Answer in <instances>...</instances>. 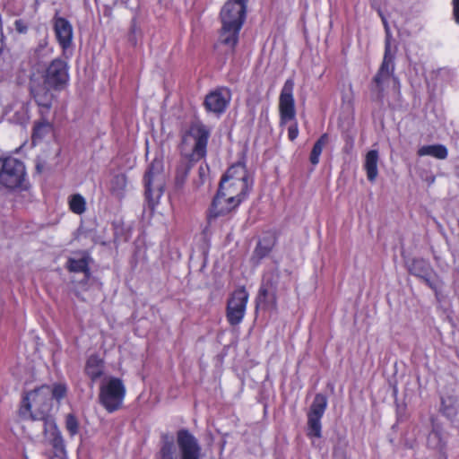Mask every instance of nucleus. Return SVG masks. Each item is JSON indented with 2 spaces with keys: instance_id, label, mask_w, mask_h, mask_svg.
Returning <instances> with one entry per match:
<instances>
[{
  "instance_id": "1",
  "label": "nucleus",
  "mask_w": 459,
  "mask_h": 459,
  "mask_svg": "<svg viewBox=\"0 0 459 459\" xmlns=\"http://www.w3.org/2000/svg\"><path fill=\"white\" fill-rule=\"evenodd\" d=\"M253 185V178L242 162L228 169L220 182L210 214L213 217L225 215L236 209L246 199Z\"/></svg>"
},
{
  "instance_id": "2",
  "label": "nucleus",
  "mask_w": 459,
  "mask_h": 459,
  "mask_svg": "<svg viewBox=\"0 0 459 459\" xmlns=\"http://www.w3.org/2000/svg\"><path fill=\"white\" fill-rule=\"evenodd\" d=\"M51 407V388L41 386L24 396L20 408V414L23 418L41 421L46 437L51 440L56 448L63 451L64 446L60 432L54 420L48 416Z\"/></svg>"
},
{
  "instance_id": "3",
  "label": "nucleus",
  "mask_w": 459,
  "mask_h": 459,
  "mask_svg": "<svg viewBox=\"0 0 459 459\" xmlns=\"http://www.w3.org/2000/svg\"><path fill=\"white\" fill-rule=\"evenodd\" d=\"M209 136V130L201 124L193 125L185 134L181 151L189 161L182 162L177 169L175 185L178 188H181L185 184L191 169L190 161H197L205 157Z\"/></svg>"
},
{
  "instance_id": "4",
  "label": "nucleus",
  "mask_w": 459,
  "mask_h": 459,
  "mask_svg": "<svg viewBox=\"0 0 459 459\" xmlns=\"http://www.w3.org/2000/svg\"><path fill=\"white\" fill-rule=\"evenodd\" d=\"M247 0H229L221 11L222 23L221 41L233 48L238 39V33L246 18Z\"/></svg>"
},
{
  "instance_id": "5",
  "label": "nucleus",
  "mask_w": 459,
  "mask_h": 459,
  "mask_svg": "<svg viewBox=\"0 0 459 459\" xmlns=\"http://www.w3.org/2000/svg\"><path fill=\"white\" fill-rule=\"evenodd\" d=\"M177 443L179 448V459H202L201 446L188 430L181 429L178 432ZM160 459H177L176 448L171 440L164 441Z\"/></svg>"
},
{
  "instance_id": "6",
  "label": "nucleus",
  "mask_w": 459,
  "mask_h": 459,
  "mask_svg": "<svg viewBox=\"0 0 459 459\" xmlns=\"http://www.w3.org/2000/svg\"><path fill=\"white\" fill-rule=\"evenodd\" d=\"M27 178L24 163L13 156L0 157V186L8 190L23 189Z\"/></svg>"
},
{
  "instance_id": "7",
  "label": "nucleus",
  "mask_w": 459,
  "mask_h": 459,
  "mask_svg": "<svg viewBox=\"0 0 459 459\" xmlns=\"http://www.w3.org/2000/svg\"><path fill=\"white\" fill-rule=\"evenodd\" d=\"M145 195L152 209L160 202L165 187V175L160 160L155 159L144 175Z\"/></svg>"
},
{
  "instance_id": "8",
  "label": "nucleus",
  "mask_w": 459,
  "mask_h": 459,
  "mask_svg": "<svg viewBox=\"0 0 459 459\" xmlns=\"http://www.w3.org/2000/svg\"><path fill=\"white\" fill-rule=\"evenodd\" d=\"M382 21L386 32L385 55L381 66L373 79L372 91L377 93V97H381L385 88L388 85L390 79L394 71V55L395 50L392 49L390 44V31L388 24L384 17Z\"/></svg>"
},
{
  "instance_id": "9",
  "label": "nucleus",
  "mask_w": 459,
  "mask_h": 459,
  "mask_svg": "<svg viewBox=\"0 0 459 459\" xmlns=\"http://www.w3.org/2000/svg\"><path fill=\"white\" fill-rule=\"evenodd\" d=\"M126 396V386L122 380L117 377L106 379L100 385V403L108 411H117Z\"/></svg>"
},
{
  "instance_id": "10",
  "label": "nucleus",
  "mask_w": 459,
  "mask_h": 459,
  "mask_svg": "<svg viewBox=\"0 0 459 459\" xmlns=\"http://www.w3.org/2000/svg\"><path fill=\"white\" fill-rule=\"evenodd\" d=\"M327 406V399L325 395L317 394L307 413V436L310 437H321V419Z\"/></svg>"
},
{
  "instance_id": "11",
  "label": "nucleus",
  "mask_w": 459,
  "mask_h": 459,
  "mask_svg": "<svg viewBox=\"0 0 459 459\" xmlns=\"http://www.w3.org/2000/svg\"><path fill=\"white\" fill-rule=\"evenodd\" d=\"M294 80L289 78L283 84L279 97V112L281 125L286 124L295 118V100L293 96Z\"/></svg>"
},
{
  "instance_id": "12",
  "label": "nucleus",
  "mask_w": 459,
  "mask_h": 459,
  "mask_svg": "<svg viewBox=\"0 0 459 459\" xmlns=\"http://www.w3.org/2000/svg\"><path fill=\"white\" fill-rule=\"evenodd\" d=\"M248 297V293L243 287L232 293L227 305V318L230 325H238L243 320Z\"/></svg>"
},
{
  "instance_id": "13",
  "label": "nucleus",
  "mask_w": 459,
  "mask_h": 459,
  "mask_svg": "<svg viewBox=\"0 0 459 459\" xmlns=\"http://www.w3.org/2000/svg\"><path fill=\"white\" fill-rule=\"evenodd\" d=\"M68 81L67 65L60 60L55 59L46 70L44 85L47 88L57 89Z\"/></svg>"
},
{
  "instance_id": "14",
  "label": "nucleus",
  "mask_w": 459,
  "mask_h": 459,
  "mask_svg": "<svg viewBox=\"0 0 459 459\" xmlns=\"http://www.w3.org/2000/svg\"><path fill=\"white\" fill-rule=\"evenodd\" d=\"M279 273L277 271L265 274L264 282L260 287L256 298L257 306L274 307L276 303L275 288L278 283Z\"/></svg>"
},
{
  "instance_id": "15",
  "label": "nucleus",
  "mask_w": 459,
  "mask_h": 459,
  "mask_svg": "<svg viewBox=\"0 0 459 459\" xmlns=\"http://www.w3.org/2000/svg\"><path fill=\"white\" fill-rule=\"evenodd\" d=\"M231 96L228 89L221 88L209 93L204 100L205 108L214 114H221L227 108Z\"/></svg>"
},
{
  "instance_id": "16",
  "label": "nucleus",
  "mask_w": 459,
  "mask_h": 459,
  "mask_svg": "<svg viewBox=\"0 0 459 459\" xmlns=\"http://www.w3.org/2000/svg\"><path fill=\"white\" fill-rule=\"evenodd\" d=\"M54 29L56 39L63 48L66 50L73 42V27L65 18H56L54 23Z\"/></svg>"
},
{
  "instance_id": "17",
  "label": "nucleus",
  "mask_w": 459,
  "mask_h": 459,
  "mask_svg": "<svg viewBox=\"0 0 459 459\" xmlns=\"http://www.w3.org/2000/svg\"><path fill=\"white\" fill-rule=\"evenodd\" d=\"M440 411L447 418H454L459 411L458 396L455 390L443 392L441 395Z\"/></svg>"
},
{
  "instance_id": "18",
  "label": "nucleus",
  "mask_w": 459,
  "mask_h": 459,
  "mask_svg": "<svg viewBox=\"0 0 459 459\" xmlns=\"http://www.w3.org/2000/svg\"><path fill=\"white\" fill-rule=\"evenodd\" d=\"M379 160L378 152L371 150L365 155L364 169L367 173V178L370 182H374L378 176L377 164Z\"/></svg>"
},
{
  "instance_id": "19",
  "label": "nucleus",
  "mask_w": 459,
  "mask_h": 459,
  "mask_svg": "<svg viewBox=\"0 0 459 459\" xmlns=\"http://www.w3.org/2000/svg\"><path fill=\"white\" fill-rule=\"evenodd\" d=\"M52 88H47L46 85L44 87H33L32 92L34 94V98L39 106L48 110L52 106L53 96L50 93V90Z\"/></svg>"
},
{
  "instance_id": "20",
  "label": "nucleus",
  "mask_w": 459,
  "mask_h": 459,
  "mask_svg": "<svg viewBox=\"0 0 459 459\" xmlns=\"http://www.w3.org/2000/svg\"><path fill=\"white\" fill-rule=\"evenodd\" d=\"M448 152L442 144L424 145L418 150L419 156H431L438 160H445Z\"/></svg>"
},
{
  "instance_id": "21",
  "label": "nucleus",
  "mask_w": 459,
  "mask_h": 459,
  "mask_svg": "<svg viewBox=\"0 0 459 459\" xmlns=\"http://www.w3.org/2000/svg\"><path fill=\"white\" fill-rule=\"evenodd\" d=\"M85 372L92 380L99 378L103 372L102 360L98 356H91L87 360Z\"/></svg>"
},
{
  "instance_id": "22",
  "label": "nucleus",
  "mask_w": 459,
  "mask_h": 459,
  "mask_svg": "<svg viewBox=\"0 0 459 459\" xmlns=\"http://www.w3.org/2000/svg\"><path fill=\"white\" fill-rule=\"evenodd\" d=\"M328 143V134H324L320 136V138L316 142L313 146L311 154H310V162L313 165H316L319 162V157L323 152L324 147Z\"/></svg>"
},
{
  "instance_id": "23",
  "label": "nucleus",
  "mask_w": 459,
  "mask_h": 459,
  "mask_svg": "<svg viewBox=\"0 0 459 459\" xmlns=\"http://www.w3.org/2000/svg\"><path fill=\"white\" fill-rule=\"evenodd\" d=\"M410 273L417 277L422 278L425 273L431 271V267L428 262L422 259H415L409 267Z\"/></svg>"
},
{
  "instance_id": "24",
  "label": "nucleus",
  "mask_w": 459,
  "mask_h": 459,
  "mask_svg": "<svg viewBox=\"0 0 459 459\" xmlns=\"http://www.w3.org/2000/svg\"><path fill=\"white\" fill-rule=\"evenodd\" d=\"M68 203L70 210L76 214H82L86 210L85 198L80 194L71 195Z\"/></svg>"
},
{
  "instance_id": "25",
  "label": "nucleus",
  "mask_w": 459,
  "mask_h": 459,
  "mask_svg": "<svg viewBox=\"0 0 459 459\" xmlns=\"http://www.w3.org/2000/svg\"><path fill=\"white\" fill-rule=\"evenodd\" d=\"M51 131V124L46 119H42L34 126L33 129V141L36 139L43 138L47 134Z\"/></svg>"
},
{
  "instance_id": "26",
  "label": "nucleus",
  "mask_w": 459,
  "mask_h": 459,
  "mask_svg": "<svg viewBox=\"0 0 459 459\" xmlns=\"http://www.w3.org/2000/svg\"><path fill=\"white\" fill-rule=\"evenodd\" d=\"M68 268L72 272L88 273V261L85 257L80 259L70 258L68 260Z\"/></svg>"
},
{
  "instance_id": "27",
  "label": "nucleus",
  "mask_w": 459,
  "mask_h": 459,
  "mask_svg": "<svg viewBox=\"0 0 459 459\" xmlns=\"http://www.w3.org/2000/svg\"><path fill=\"white\" fill-rule=\"evenodd\" d=\"M126 186V178L123 174L116 175L111 180V191L117 195H120Z\"/></svg>"
},
{
  "instance_id": "28",
  "label": "nucleus",
  "mask_w": 459,
  "mask_h": 459,
  "mask_svg": "<svg viewBox=\"0 0 459 459\" xmlns=\"http://www.w3.org/2000/svg\"><path fill=\"white\" fill-rule=\"evenodd\" d=\"M210 180V170L207 164H201L198 169V179L194 180L195 186L198 189L200 186L208 183Z\"/></svg>"
},
{
  "instance_id": "29",
  "label": "nucleus",
  "mask_w": 459,
  "mask_h": 459,
  "mask_svg": "<svg viewBox=\"0 0 459 459\" xmlns=\"http://www.w3.org/2000/svg\"><path fill=\"white\" fill-rule=\"evenodd\" d=\"M424 282L435 291H437L441 287V282L438 278L434 274L433 271H429L425 273V275L421 278Z\"/></svg>"
},
{
  "instance_id": "30",
  "label": "nucleus",
  "mask_w": 459,
  "mask_h": 459,
  "mask_svg": "<svg viewBox=\"0 0 459 459\" xmlns=\"http://www.w3.org/2000/svg\"><path fill=\"white\" fill-rule=\"evenodd\" d=\"M428 446L431 448H440L442 446V437L440 432L437 429H433L428 437Z\"/></svg>"
},
{
  "instance_id": "31",
  "label": "nucleus",
  "mask_w": 459,
  "mask_h": 459,
  "mask_svg": "<svg viewBox=\"0 0 459 459\" xmlns=\"http://www.w3.org/2000/svg\"><path fill=\"white\" fill-rule=\"evenodd\" d=\"M65 428L69 434L74 437L79 431V422L73 414H68L65 418Z\"/></svg>"
},
{
  "instance_id": "32",
  "label": "nucleus",
  "mask_w": 459,
  "mask_h": 459,
  "mask_svg": "<svg viewBox=\"0 0 459 459\" xmlns=\"http://www.w3.org/2000/svg\"><path fill=\"white\" fill-rule=\"evenodd\" d=\"M272 245L271 243H266L265 241H260L255 250V255L262 258L265 256L271 250Z\"/></svg>"
},
{
  "instance_id": "33",
  "label": "nucleus",
  "mask_w": 459,
  "mask_h": 459,
  "mask_svg": "<svg viewBox=\"0 0 459 459\" xmlns=\"http://www.w3.org/2000/svg\"><path fill=\"white\" fill-rule=\"evenodd\" d=\"M66 389L62 385H56L54 386V388L51 389V401L53 398H56V400H59L63 398L65 394Z\"/></svg>"
},
{
  "instance_id": "34",
  "label": "nucleus",
  "mask_w": 459,
  "mask_h": 459,
  "mask_svg": "<svg viewBox=\"0 0 459 459\" xmlns=\"http://www.w3.org/2000/svg\"><path fill=\"white\" fill-rule=\"evenodd\" d=\"M299 135L298 124L293 123L288 128V137L290 141H294Z\"/></svg>"
},
{
  "instance_id": "35",
  "label": "nucleus",
  "mask_w": 459,
  "mask_h": 459,
  "mask_svg": "<svg viewBox=\"0 0 459 459\" xmlns=\"http://www.w3.org/2000/svg\"><path fill=\"white\" fill-rule=\"evenodd\" d=\"M14 27L19 33H25L28 30L27 25L22 20L15 21Z\"/></svg>"
},
{
  "instance_id": "36",
  "label": "nucleus",
  "mask_w": 459,
  "mask_h": 459,
  "mask_svg": "<svg viewBox=\"0 0 459 459\" xmlns=\"http://www.w3.org/2000/svg\"><path fill=\"white\" fill-rule=\"evenodd\" d=\"M454 15L456 22L459 24V0H453Z\"/></svg>"
}]
</instances>
